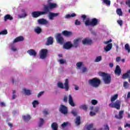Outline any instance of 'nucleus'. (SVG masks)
<instances>
[{
  "instance_id": "1",
  "label": "nucleus",
  "mask_w": 130,
  "mask_h": 130,
  "mask_svg": "<svg viewBox=\"0 0 130 130\" xmlns=\"http://www.w3.org/2000/svg\"><path fill=\"white\" fill-rule=\"evenodd\" d=\"M100 22L99 19L97 18H94L91 20L90 18H87L84 21V24L85 26H91L92 27H94L99 25Z\"/></svg>"
},
{
  "instance_id": "2",
  "label": "nucleus",
  "mask_w": 130,
  "mask_h": 130,
  "mask_svg": "<svg viewBox=\"0 0 130 130\" xmlns=\"http://www.w3.org/2000/svg\"><path fill=\"white\" fill-rule=\"evenodd\" d=\"M57 8V4L56 3H50L48 5H44L43 10L46 12V14L49 13L51 10L56 9Z\"/></svg>"
},
{
  "instance_id": "3",
  "label": "nucleus",
  "mask_w": 130,
  "mask_h": 130,
  "mask_svg": "<svg viewBox=\"0 0 130 130\" xmlns=\"http://www.w3.org/2000/svg\"><path fill=\"white\" fill-rule=\"evenodd\" d=\"M88 84L93 88H98L101 84V81L97 78H93L88 80Z\"/></svg>"
},
{
  "instance_id": "4",
  "label": "nucleus",
  "mask_w": 130,
  "mask_h": 130,
  "mask_svg": "<svg viewBox=\"0 0 130 130\" xmlns=\"http://www.w3.org/2000/svg\"><path fill=\"white\" fill-rule=\"evenodd\" d=\"M57 86L60 89H64L66 91H68L70 89V86L69 85V79H66L65 82L63 83L59 82L57 83Z\"/></svg>"
},
{
  "instance_id": "5",
  "label": "nucleus",
  "mask_w": 130,
  "mask_h": 130,
  "mask_svg": "<svg viewBox=\"0 0 130 130\" xmlns=\"http://www.w3.org/2000/svg\"><path fill=\"white\" fill-rule=\"evenodd\" d=\"M101 76L103 77V80L105 84H110L111 83V76L110 74L102 72Z\"/></svg>"
},
{
  "instance_id": "6",
  "label": "nucleus",
  "mask_w": 130,
  "mask_h": 130,
  "mask_svg": "<svg viewBox=\"0 0 130 130\" xmlns=\"http://www.w3.org/2000/svg\"><path fill=\"white\" fill-rule=\"evenodd\" d=\"M55 38L57 43H59V44H63V43H64V39L62 37V36H61V34H56Z\"/></svg>"
},
{
  "instance_id": "7",
  "label": "nucleus",
  "mask_w": 130,
  "mask_h": 130,
  "mask_svg": "<svg viewBox=\"0 0 130 130\" xmlns=\"http://www.w3.org/2000/svg\"><path fill=\"white\" fill-rule=\"evenodd\" d=\"M120 105H121V102L119 100H117L115 103H112L109 104V107L111 108H115L117 110L120 109Z\"/></svg>"
},
{
  "instance_id": "8",
  "label": "nucleus",
  "mask_w": 130,
  "mask_h": 130,
  "mask_svg": "<svg viewBox=\"0 0 130 130\" xmlns=\"http://www.w3.org/2000/svg\"><path fill=\"white\" fill-rule=\"evenodd\" d=\"M46 14L45 10H44V11H34L31 13V16L32 18H38V17H40V16Z\"/></svg>"
},
{
  "instance_id": "9",
  "label": "nucleus",
  "mask_w": 130,
  "mask_h": 130,
  "mask_svg": "<svg viewBox=\"0 0 130 130\" xmlns=\"http://www.w3.org/2000/svg\"><path fill=\"white\" fill-rule=\"evenodd\" d=\"M59 111L61 113H62V114H68V107L63 105H60Z\"/></svg>"
},
{
  "instance_id": "10",
  "label": "nucleus",
  "mask_w": 130,
  "mask_h": 130,
  "mask_svg": "<svg viewBox=\"0 0 130 130\" xmlns=\"http://www.w3.org/2000/svg\"><path fill=\"white\" fill-rule=\"evenodd\" d=\"M38 22L39 24L45 25L46 27H49V22L44 18L38 19Z\"/></svg>"
},
{
  "instance_id": "11",
  "label": "nucleus",
  "mask_w": 130,
  "mask_h": 130,
  "mask_svg": "<svg viewBox=\"0 0 130 130\" xmlns=\"http://www.w3.org/2000/svg\"><path fill=\"white\" fill-rule=\"evenodd\" d=\"M47 52H48V50H47V49H42L41 51L40 58H41V59L46 58V57L47 56Z\"/></svg>"
},
{
  "instance_id": "12",
  "label": "nucleus",
  "mask_w": 130,
  "mask_h": 130,
  "mask_svg": "<svg viewBox=\"0 0 130 130\" xmlns=\"http://www.w3.org/2000/svg\"><path fill=\"white\" fill-rule=\"evenodd\" d=\"M52 44H53V38L52 37L47 38L46 45L48 46L49 45H52Z\"/></svg>"
},
{
  "instance_id": "13",
  "label": "nucleus",
  "mask_w": 130,
  "mask_h": 130,
  "mask_svg": "<svg viewBox=\"0 0 130 130\" xmlns=\"http://www.w3.org/2000/svg\"><path fill=\"white\" fill-rule=\"evenodd\" d=\"M63 48H64V49H70V48H72V47H73V45L71 42H67L63 45Z\"/></svg>"
},
{
  "instance_id": "14",
  "label": "nucleus",
  "mask_w": 130,
  "mask_h": 130,
  "mask_svg": "<svg viewBox=\"0 0 130 130\" xmlns=\"http://www.w3.org/2000/svg\"><path fill=\"white\" fill-rule=\"evenodd\" d=\"M59 13H53L52 12H49V20H53L54 19V17H57V16H59Z\"/></svg>"
},
{
  "instance_id": "15",
  "label": "nucleus",
  "mask_w": 130,
  "mask_h": 130,
  "mask_svg": "<svg viewBox=\"0 0 130 130\" xmlns=\"http://www.w3.org/2000/svg\"><path fill=\"white\" fill-rule=\"evenodd\" d=\"M80 41H81V39H75L73 41V47L77 48V47L79 46V42H80Z\"/></svg>"
},
{
  "instance_id": "16",
  "label": "nucleus",
  "mask_w": 130,
  "mask_h": 130,
  "mask_svg": "<svg viewBox=\"0 0 130 130\" xmlns=\"http://www.w3.org/2000/svg\"><path fill=\"white\" fill-rule=\"evenodd\" d=\"M115 74V75H117V76H120V75H121V69H120V68L118 65L116 67Z\"/></svg>"
},
{
  "instance_id": "17",
  "label": "nucleus",
  "mask_w": 130,
  "mask_h": 130,
  "mask_svg": "<svg viewBox=\"0 0 130 130\" xmlns=\"http://www.w3.org/2000/svg\"><path fill=\"white\" fill-rule=\"evenodd\" d=\"M69 103L70 105L74 107L75 106V103H74V100L73 99V96L72 95L70 94L69 95Z\"/></svg>"
},
{
  "instance_id": "18",
  "label": "nucleus",
  "mask_w": 130,
  "mask_h": 130,
  "mask_svg": "<svg viewBox=\"0 0 130 130\" xmlns=\"http://www.w3.org/2000/svg\"><path fill=\"white\" fill-rule=\"evenodd\" d=\"M73 32L72 31H69L68 30H63L62 31V35L66 37H69V36H72Z\"/></svg>"
},
{
  "instance_id": "19",
  "label": "nucleus",
  "mask_w": 130,
  "mask_h": 130,
  "mask_svg": "<svg viewBox=\"0 0 130 130\" xmlns=\"http://www.w3.org/2000/svg\"><path fill=\"white\" fill-rule=\"evenodd\" d=\"M21 41H24V37L23 36H19L15 38L13 41V43H17V42H21Z\"/></svg>"
},
{
  "instance_id": "20",
  "label": "nucleus",
  "mask_w": 130,
  "mask_h": 130,
  "mask_svg": "<svg viewBox=\"0 0 130 130\" xmlns=\"http://www.w3.org/2000/svg\"><path fill=\"white\" fill-rule=\"evenodd\" d=\"M27 53L31 56H36V55H37V53H36V51H35L34 49L28 50Z\"/></svg>"
},
{
  "instance_id": "21",
  "label": "nucleus",
  "mask_w": 130,
  "mask_h": 130,
  "mask_svg": "<svg viewBox=\"0 0 130 130\" xmlns=\"http://www.w3.org/2000/svg\"><path fill=\"white\" fill-rule=\"evenodd\" d=\"M8 20H9L10 21H12L14 20V18L12 17L11 15L10 14H7L4 16V21L5 22H7Z\"/></svg>"
},
{
  "instance_id": "22",
  "label": "nucleus",
  "mask_w": 130,
  "mask_h": 130,
  "mask_svg": "<svg viewBox=\"0 0 130 130\" xmlns=\"http://www.w3.org/2000/svg\"><path fill=\"white\" fill-rule=\"evenodd\" d=\"M22 118L25 122H28V121L31 119V116L30 115H23L22 116Z\"/></svg>"
},
{
  "instance_id": "23",
  "label": "nucleus",
  "mask_w": 130,
  "mask_h": 130,
  "mask_svg": "<svg viewBox=\"0 0 130 130\" xmlns=\"http://www.w3.org/2000/svg\"><path fill=\"white\" fill-rule=\"evenodd\" d=\"M129 74H130V70L127 71L126 73L123 74L122 76V79L125 80V79H127V78H129Z\"/></svg>"
},
{
  "instance_id": "24",
  "label": "nucleus",
  "mask_w": 130,
  "mask_h": 130,
  "mask_svg": "<svg viewBox=\"0 0 130 130\" xmlns=\"http://www.w3.org/2000/svg\"><path fill=\"white\" fill-rule=\"evenodd\" d=\"M82 43L84 45H85V44H91L92 40L88 39H85L82 41Z\"/></svg>"
},
{
  "instance_id": "25",
  "label": "nucleus",
  "mask_w": 130,
  "mask_h": 130,
  "mask_svg": "<svg viewBox=\"0 0 130 130\" xmlns=\"http://www.w3.org/2000/svg\"><path fill=\"white\" fill-rule=\"evenodd\" d=\"M51 127L53 130H57V128H58V125L56 122H53L52 123Z\"/></svg>"
},
{
  "instance_id": "26",
  "label": "nucleus",
  "mask_w": 130,
  "mask_h": 130,
  "mask_svg": "<svg viewBox=\"0 0 130 130\" xmlns=\"http://www.w3.org/2000/svg\"><path fill=\"white\" fill-rule=\"evenodd\" d=\"M75 124L77 125H80L81 124V117L80 116H78L76 118Z\"/></svg>"
},
{
  "instance_id": "27",
  "label": "nucleus",
  "mask_w": 130,
  "mask_h": 130,
  "mask_svg": "<svg viewBox=\"0 0 130 130\" xmlns=\"http://www.w3.org/2000/svg\"><path fill=\"white\" fill-rule=\"evenodd\" d=\"M112 48V43H110L107 45V46L105 48V50H106V52L111 50Z\"/></svg>"
},
{
  "instance_id": "28",
  "label": "nucleus",
  "mask_w": 130,
  "mask_h": 130,
  "mask_svg": "<svg viewBox=\"0 0 130 130\" xmlns=\"http://www.w3.org/2000/svg\"><path fill=\"white\" fill-rule=\"evenodd\" d=\"M35 32H36L37 34H40V33L42 32V29H41L40 27L38 26L35 28Z\"/></svg>"
},
{
  "instance_id": "29",
  "label": "nucleus",
  "mask_w": 130,
  "mask_h": 130,
  "mask_svg": "<svg viewBox=\"0 0 130 130\" xmlns=\"http://www.w3.org/2000/svg\"><path fill=\"white\" fill-rule=\"evenodd\" d=\"M76 16H77L76 13H72V14H67V15H66L65 16V18L66 19H70V18H74V17H76Z\"/></svg>"
},
{
  "instance_id": "30",
  "label": "nucleus",
  "mask_w": 130,
  "mask_h": 130,
  "mask_svg": "<svg viewBox=\"0 0 130 130\" xmlns=\"http://www.w3.org/2000/svg\"><path fill=\"white\" fill-rule=\"evenodd\" d=\"M61 127H67V126H71V123L69 122H64L61 125Z\"/></svg>"
},
{
  "instance_id": "31",
  "label": "nucleus",
  "mask_w": 130,
  "mask_h": 130,
  "mask_svg": "<svg viewBox=\"0 0 130 130\" xmlns=\"http://www.w3.org/2000/svg\"><path fill=\"white\" fill-rule=\"evenodd\" d=\"M118 98V94H116L114 95L113 96L111 97V102H114L116 99Z\"/></svg>"
},
{
  "instance_id": "32",
  "label": "nucleus",
  "mask_w": 130,
  "mask_h": 130,
  "mask_svg": "<svg viewBox=\"0 0 130 130\" xmlns=\"http://www.w3.org/2000/svg\"><path fill=\"white\" fill-rule=\"evenodd\" d=\"M102 60V56H97L94 60V62H99L100 61H101Z\"/></svg>"
},
{
  "instance_id": "33",
  "label": "nucleus",
  "mask_w": 130,
  "mask_h": 130,
  "mask_svg": "<svg viewBox=\"0 0 130 130\" xmlns=\"http://www.w3.org/2000/svg\"><path fill=\"white\" fill-rule=\"evenodd\" d=\"M116 13L117 15L119 16H122V11H121V9L118 8L116 10Z\"/></svg>"
},
{
  "instance_id": "34",
  "label": "nucleus",
  "mask_w": 130,
  "mask_h": 130,
  "mask_svg": "<svg viewBox=\"0 0 130 130\" xmlns=\"http://www.w3.org/2000/svg\"><path fill=\"white\" fill-rule=\"evenodd\" d=\"M23 90L25 92V94L27 95H31V91L30 90H27L26 89H23Z\"/></svg>"
},
{
  "instance_id": "35",
  "label": "nucleus",
  "mask_w": 130,
  "mask_h": 130,
  "mask_svg": "<svg viewBox=\"0 0 130 130\" xmlns=\"http://www.w3.org/2000/svg\"><path fill=\"white\" fill-rule=\"evenodd\" d=\"M103 3L106 4L107 6H110V4H111L110 0H103Z\"/></svg>"
},
{
  "instance_id": "36",
  "label": "nucleus",
  "mask_w": 130,
  "mask_h": 130,
  "mask_svg": "<svg viewBox=\"0 0 130 130\" xmlns=\"http://www.w3.org/2000/svg\"><path fill=\"white\" fill-rule=\"evenodd\" d=\"M7 34H8V30L7 29L0 31V35H7Z\"/></svg>"
},
{
  "instance_id": "37",
  "label": "nucleus",
  "mask_w": 130,
  "mask_h": 130,
  "mask_svg": "<svg viewBox=\"0 0 130 130\" xmlns=\"http://www.w3.org/2000/svg\"><path fill=\"white\" fill-rule=\"evenodd\" d=\"M125 50H127L128 52L129 53L130 52V47L128 44H126L125 45Z\"/></svg>"
},
{
  "instance_id": "38",
  "label": "nucleus",
  "mask_w": 130,
  "mask_h": 130,
  "mask_svg": "<svg viewBox=\"0 0 130 130\" xmlns=\"http://www.w3.org/2000/svg\"><path fill=\"white\" fill-rule=\"evenodd\" d=\"M123 87L124 88H127L128 87H129V84H128V82L127 81H125L123 82Z\"/></svg>"
},
{
  "instance_id": "39",
  "label": "nucleus",
  "mask_w": 130,
  "mask_h": 130,
  "mask_svg": "<svg viewBox=\"0 0 130 130\" xmlns=\"http://www.w3.org/2000/svg\"><path fill=\"white\" fill-rule=\"evenodd\" d=\"M80 109H83V110H87V107L86 105H82L80 107Z\"/></svg>"
},
{
  "instance_id": "40",
  "label": "nucleus",
  "mask_w": 130,
  "mask_h": 130,
  "mask_svg": "<svg viewBox=\"0 0 130 130\" xmlns=\"http://www.w3.org/2000/svg\"><path fill=\"white\" fill-rule=\"evenodd\" d=\"M76 66L78 69H80L82 66H83V62H78L76 63Z\"/></svg>"
},
{
  "instance_id": "41",
  "label": "nucleus",
  "mask_w": 130,
  "mask_h": 130,
  "mask_svg": "<svg viewBox=\"0 0 130 130\" xmlns=\"http://www.w3.org/2000/svg\"><path fill=\"white\" fill-rule=\"evenodd\" d=\"M38 104H39V102H38V101H34L32 102V105H33V107L34 108H35V107H36V106H35V105H38Z\"/></svg>"
},
{
  "instance_id": "42",
  "label": "nucleus",
  "mask_w": 130,
  "mask_h": 130,
  "mask_svg": "<svg viewBox=\"0 0 130 130\" xmlns=\"http://www.w3.org/2000/svg\"><path fill=\"white\" fill-rule=\"evenodd\" d=\"M43 123H44V120L42 118H41L40 120V123L39 124V126H41L43 125Z\"/></svg>"
},
{
  "instance_id": "43",
  "label": "nucleus",
  "mask_w": 130,
  "mask_h": 130,
  "mask_svg": "<svg viewBox=\"0 0 130 130\" xmlns=\"http://www.w3.org/2000/svg\"><path fill=\"white\" fill-rule=\"evenodd\" d=\"M91 103L92 104V105H96L98 103V101H97L96 100H92L91 101Z\"/></svg>"
},
{
  "instance_id": "44",
  "label": "nucleus",
  "mask_w": 130,
  "mask_h": 130,
  "mask_svg": "<svg viewBox=\"0 0 130 130\" xmlns=\"http://www.w3.org/2000/svg\"><path fill=\"white\" fill-rule=\"evenodd\" d=\"M115 117L117 118V119H121L123 117L122 115L119 114V116L118 115H115Z\"/></svg>"
},
{
  "instance_id": "45",
  "label": "nucleus",
  "mask_w": 130,
  "mask_h": 130,
  "mask_svg": "<svg viewBox=\"0 0 130 130\" xmlns=\"http://www.w3.org/2000/svg\"><path fill=\"white\" fill-rule=\"evenodd\" d=\"M75 24L76 26H80L81 25V21H79V20L77 19L75 20Z\"/></svg>"
},
{
  "instance_id": "46",
  "label": "nucleus",
  "mask_w": 130,
  "mask_h": 130,
  "mask_svg": "<svg viewBox=\"0 0 130 130\" xmlns=\"http://www.w3.org/2000/svg\"><path fill=\"white\" fill-rule=\"evenodd\" d=\"M93 124H90L87 127V130H91V128H93Z\"/></svg>"
},
{
  "instance_id": "47",
  "label": "nucleus",
  "mask_w": 130,
  "mask_h": 130,
  "mask_svg": "<svg viewBox=\"0 0 130 130\" xmlns=\"http://www.w3.org/2000/svg\"><path fill=\"white\" fill-rule=\"evenodd\" d=\"M27 17V13H25L24 14H22L19 16V18H25Z\"/></svg>"
},
{
  "instance_id": "48",
  "label": "nucleus",
  "mask_w": 130,
  "mask_h": 130,
  "mask_svg": "<svg viewBox=\"0 0 130 130\" xmlns=\"http://www.w3.org/2000/svg\"><path fill=\"white\" fill-rule=\"evenodd\" d=\"M117 23L120 25L122 26V24H123V22L121 20H119L117 21Z\"/></svg>"
},
{
  "instance_id": "49",
  "label": "nucleus",
  "mask_w": 130,
  "mask_h": 130,
  "mask_svg": "<svg viewBox=\"0 0 130 130\" xmlns=\"http://www.w3.org/2000/svg\"><path fill=\"white\" fill-rule=\"evenodd\" d=\"M63 101V102H64V103H67L68 102V96H67V95L64 96Z\"/></svg>"
},
{
  "instance_id": "50",
  "label": "nucleus",
  "mask_w": 130,
  "mask_h": 130,
  "mask_svg": "<svg viewBox=\"0 0 130 130\" xmlns=\"http://www.w3.org/2000/svg\"><path fill=\"white\" fill-rule=\"evenodd\" d=\"M71 113L74 115V116H77V115H78V113L74 110L71 111Z\"/></svg>"
},
{
  "instance_id": "51",
  "label": "nucleus",
  "mask_w": 130,
  "mask_h": 130,
  "mask_svg": "<svg viewBox=\"0 0 130 130\" xmlns=\"http://www.w3.org/2000/svg\"><path fill=\"white\" fill-rule=\"evenodd\" d=\"M89 31H91V34H92V35H94V36H96V32L92 30V28H90Z\"/></svg>"
},
{
  "instance_id": "52",
  "label": "nucleus",
  "mask_w": 130,
  "mask_h": 130,
  "mask_svg": "<svg viewBox=\"0 0 130 130\" xmlns=\"http://www.w3.org/2000/svg\"><path fill=\"white\" fill-rule=\"evenodd\" d=\"M43 114H44V115H47V114H48V111L43 110Z\"/></svg>"
},
{
  "instance_id": "53",
  "label": "nucleus",
  "mask_w": 130,
  "mask_h": 130,
  "mask_svg": "<svg viewBox=\"0 0 130 130\" xmlns=\"http://www.w3.org/2000/svg\"><path fill=\"white\" fill-rule=\"evenodd\" d=\"M125 4L128 6V7H129V8H130V0L126 1L125 2Z\"/></svg>"
},
{
  "instance_id": "54",
  "label": "nucleus",
  "mask_w": 130,
  "mask_h": 130,
  "mask_svg": "<svg viewBox=\"0 0 130 130\" xmlns=\"http://www.w3.org/2000/svg\"><path fill=\"white\" fill-rule=\"evenodd\" d=\"M59 62H60V64H62L66 62V60L61 59L59 60Z\"/></svg>"
},
{
  "instance_id": "55",
  "label": "nucleus",
  "mask_w": 130,
  "mask_h": 130,
  "mask_svg": "<svg viewBox=\"0 0 130 130\" xmlns=\"http://www.w3.org/2000/svg\"><path fill=\"white\" fill-rule=\"evenodd\" d=\"M120 57L118 56V57H117L116 58V61L117 62H119V61H120Z\"/></svg>"
},
{
  "instance_id": "56",
  "label": "nucleus",
  "mask_w": 130,
  "mask_h": 130,
  "mask_svg": "<svg viewBox=\"0 0 130 130\" xmlns=\"http://www.w3.org/2000/svg\"><path fill=\"white\" fill-rule=\"evenodd\" d=\"M90 116H94V115H96V113L93 112H90Z\"/></svg>"
},
{
  "instance_id": "57",
  "label": "nucleus",
  "mask_w": 130,
  "mask_h": 130,
  "mask_svg": "<svg viewBox=\"0 0 130 130\" xmlns=\"http://www.w3.org/2000/svg\"><path fill=\"white\" fill-rule=\"evenodd\" d=\"M81 18L82 19H83V20H86V18H87V16L85 15H82L81 16Z\"/></svg>"
},
{
  "instance_id": "58",
  "label": "nucleus",
  "mask_w": 130,
  "mask_h": 130,
  "mask_svg": "<svg viewBox=\"0 0 130 130\" xmlns=\"http://www.w3.org/2000/svg\"><path fill=\"white\" fill-rule=\"evenodd\" d=\"M105 129L110 130V128H109V126H108V125H106V126H105Z\"/></svg>"
},
{
  "instance_id": "59",
  "label": "nucleus",
  "mask_w": 130,
  "mask_h": 130,
  "mask_svg": "<svg viewBox=\"0 0 130 130\" xmlns=\"http://www.w3.org/2000/svg\"><path fill=\"white\" fill-rule=\"evenodd\" d=\"M43 93H44V91H41L38 94V97H40V96H41L43 94Z\"/></svg>"
},
{
  "instance_id": "60",
  "label": "nucleus",
  "mask_w": 130,
  "mask_h": 130,
  "mask_svg": "<svg viewBox=\"0 0 130 130\" xmlns=\"http://www.w3.org/2000/svg\"><path fill=\"white\" fill-rule=\"evenodd\" d=\"M83 73H86L87 72V68L84 67L82 69Z\"/></svg>"
},
{
  "instance_id": "61",
  "label": "nucleus",
  "mask_w": 130,
  "mask_h": 130,
  "mask_svg": "<svg viewBox=\"0 0 130 130\" xmlns=\"http://www.w3.org/2000/svg\"><path fill=\"white\" fill-rule=\"evenodd\" d=\"M0 105L2 107H3V106H6V104L4 102H1Z\"/></svg>"
},
{
  "instance_id": "62",
  "label": "nucleus",
  "mask_w": 130,
  "mask_h": 130,
  "mask_svg": "<svg viewBox=\"0 0 130 130\" xmlns=\"http://www.w3.org/2000/svg\"><path fill=\"white\" fill-rule=\"evenodd\" d=\"M74 86L75 87V90L76 91H78V90H79V87L78 86L76 85H74Z\"/></svg>"
},
{
  "instance_id": "63",
  "label": "nucleus",
  "mask_w": 130,
  "mask_h": 130,
  "mask_svg": "<svg viewBox=\"0 0 130 130\" xmlns=\"http://www.w3.org/2000/svg\"><path fill=\"white\" fill-rule=\"evenodd\" d=\"M8 125H9V126H10V127H13V124H12V123H11V122H9L8 123Z\"/></svg>"
},
{
  "instance_id": "64",
  "label": "nucleus",
  "mask_w": 130,
  "mask_h": 130,
  "mask_svg": "<svg viewBox=\"0 0 130 130\" xmlns=\"http://www.w3.org/2000/svg\"><path fill=\"white\" fill-rule=\"evenodd\" d=\"M127 98H130V92H128L127 95Z\"/></svg>"
}]
</instances>
